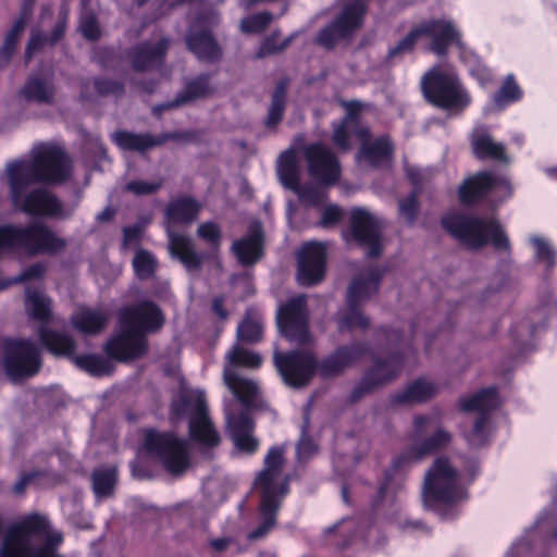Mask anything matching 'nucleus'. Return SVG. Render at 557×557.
I'll use <instances>...</instances> for the list:
<instances>
[{
  "label": "nucleus",
  "mask_w": 557,
  "mask_h": 557,
  "mask_svg": "<svg viewBox=\"0 0 557 557\" xmlns=\"http://www.w3.org/2000/svg\"><path fill=\"white\" fill-rule=\"evenodd\" d=\"M72 170V161L60 146L51 143L35 145L28 158L7 164L5 174L13 205L33 215L60 220L71 218L78 200L63 203L44 188L34 189L29 194L26 191L34 183H64L71 177Z\"/></svg>",
  "instance_id": "f257e3e1"
},
{
  "label": "nucleus",
  "mask_w": 557,
  "mask_h": 557,
  "mask_svg": "<svg viewBox=\"0 0 557 557\" xmlns=\"http://www.w3.org/2000/svg\"><path fill=\"white\" fill-rule=\"evenodd\" d=\"M262 361V357L256 351L235 344L225 355L223 370L225 384L234 396L245 405V408L235 414L233 407L237 406V400L231 399L224 403L227 431L236 450L249 455L256 453L259 446L257 438L252 435L255 425L248 410L257 397L259 387L252 380L242 376L237 369L239 367L257 369Z\"/></svg>",
  "instance_id": "f03ea898"
},
{
  "label": "nucleus",
  "mask_w": 557,
  "mask_h": 557,
  "mask_svg": "<svg viewBox=\"0 0 557 557\" xmlns=\"http://www.w3.org/2000/svg\"><path fill=\"white\" fill-rule=\"evenodd\" d=\"M409 437L412 444L393 459L385 473V481L379 490L380 498L401 490L404 472L408 468L447 448L453 441V434L444 426L442 413L437 410L414 416Z\"/></svg>",
  "instance_id": "7ed1b4c3"
},
{
  "label": "nucleus",
  "mask_w": 557,
  "mask_h": 557,
  "mask_svg": "<svg viewBox=\"0 0 557 557\" xmlns=\"http://www.w3.org/2000/svg\"><path fill=\"white\" fill-rule=\"evenodd\" d=\"M163 324V315L157 305L143 301L120 312V331L107 343L109 357L126 361L143 356L147 350L145 333L156 332Z\"/></svg>",
  "instance_id": "20e7f679"
},
{
  "label": "nucleus",
  "mask_w": 557,
  "mask_h": 557,
  "mask_svg": "<svg viewBox=\"0 0 557 557\" xmlns=\"http://www.w3.org/2000/svg\"><path fill=\"white\" fill-rule=\"evenodd\" d=\"M284 448L273 446L264 458V468L255 480L260 494L259 524L248 533L249 541L265 537L276 524V516L284 497L288 494V476L283 473Z\"/></svg>",
  "instance_id": "39448f33"
},
{
  "label": "nucleus",
  "mask_w": 557,
  "mask_h": 557,
  "mask_svg": "<svg viewBox=\"0 0 557 557\" xmlns=\"http://www.w3.org/2000/svg\"><path fill=\"white\" fill-rule=\"evenodd\" d=\"M468 499L462 475L445 457L436 458L424 474L422 504L442 519L457 516V507Z\"/></svg>",
  "instance_id": "423d86ee"
},
{
  "label": "nucleus",
  "mask_w": 557,
  "mask_h": 557,
  "mask_svg": "<svg viewBox=\"0 0 557 557\" xmlns=\"http://www.w3.org/2000/svg\"><path fill=\"white\" fill-rule=\"evenodd\" d=\"M65 247L66 240L41 222L27 225L0 224V257L16 253L26 256L55 253Z\"/></svg>",
  "instance_id": "0eeeda50"
},
{
  "label": "nucleus",
  "mask_w": 557,
  "mask_h": 557,
  "mask_svg": "<svg viewBox=\"0 0 557 557\" xmlns=\"http://www.w3.org/2000/svg\"><path fill=\"white\" fill-rule=\"evenodd\" d=\"M347 115L334 126L333 141L342 150L350 149L349 137L355 136L361 144L359 159L372 166L388 164L393 154V145L388 136H380L374 140L370 139L369 129L361 126L358 121V111L361 103L351 101L345 103Z\"/></svg>",
  "instance_id": "6e6552de"
},
{
  "label": "nucleus",
  "mask_w": 557,
  "mask_h": 557,
  "mask_svg": "<svg viewBox=\"0 0 557 557\" xmlns=\"http://www.w3.org/2000/svg\"><path fill=\"white\" fill-rule=\"evenodd\" d=\"M445 230L470 249H479L491 244L496 250H508L509 239L499 222L490 218H480L453 212L442 220Z\"/></svg>",
  "instance_id": "1a4fd4ad"
},
{
  "label": "nucleus",
  "mask_w": 557,
  "mask_h": 557,
  "mask_svg": "<svg viewBox=\"0 0 557 557\" xmlns=\"http://www.w3.org/2000/svg\"><path fill=\"white\" fill-rule=\"evenodd\" d=\"M422 37L431 39L430 50L438 57L446 55L450 45L459 49L467 47L461 39V32L456 23L446 16L423 20L416 25L403 39L388 50V59L393 60L410 53Z\"/></svg>",
  "instance_id": "9d476101"
},
{
  "label": "nucleus",
  "mask_w": 557,
  "mask_h": 557,
  "mask_svg": "<svg viewBox=\"0 0 557 557\" xmlns=\"http://www.w3.org/2000/svg\"><path fill=\"white\" fill-rule=\"evenodd\" d=\"M425 99L450 115L460 114L471 103V96L457 74L449 69L434 66L421 81Z\"/></svg>",
  "instance_id": "9b49d317"
},
{
  "label": "nucleus",
  "mask_w": 557,
  "mask_h": 557,
  "mask_svg": "<svg viewBox=\"0 0 557 557\" xmlns=\"http://www.w3.org/2000/svg\"><path fill=\"white\" fill-rule=\"evenodd\" d=\"M382 276L383 271L372 267L352 280L347 290L346 308L338 315L339 331L364 330L369 326V319L361 312L360 306L377 292Z\"/></svg>",
  "instance_id": "f8f14e48"
},
{
  "label": "nucleus",
  "mask_w": 557,
  "mask_h": 557,
  "mask_svg": "<svg viewBox=\"0 0 557 557\" xmlns=\"http://www.w3.org/2000/svg\"><path fill=\"white\" fill-rule=\"evenodd\" d=\"M25 310L27 315L40 323L38 336L41 344L53 355H71L73 338L65 333L48 327L51 318V300L38 287H27L25 292Z\"/></svg>",
  "instance_id": "ddd939ff"
},
{
  "label": "nucleus",
  "mask_w": 557,
  "mask_h": 557,
  "mask_svg": "<svg viewBox=\"0 0 557 557\" xmlns=\"http://www.w3.org/2000/svg\"><path fill=\"white\" fill-rule=\"evenodd\" d=\"M172 412L175 417L190 413L189 433L194 442L206 448L219 445L220 435L208 416L205 394L201 391L184 392L181 398L172 404Z\"/></svg>",
  "instance_id": "4468645a"
},
{
  "label": "nucleus",
  "mask_w": 557,
  "mask_h": 557,
  "mask_svg": "<svg viewBox=\"0 0 557 557\" xmlns=\"http://www.w3.org/2000/svg\"><path fill=\"white\" fill-rule=\"evenodd\" d=\"M557 321V297L549 290L540 294V305L529 311L525 317L513 323L510 336L517 348L527 351L533 347V338L548 322Z\"/></svg>",
  "instance_id": "2eb2a0df"
},
{
  "label": "nucleus",
  "mask_w": 557,
  "mask_h": 557,
  "mask_svg": "<svg viewBox=\"0 0 557 557\" xmlns=\"http://www.w3.org/2000/svg\"><path fill=\"white\" fill-rule=\"evenodd\" d=\"M3 368L10 380L16 382L38 373L41 367L40 349L29 339L4 341Z\"/></svg>",
  "instance_id": "dca6fc26"
},
{
  "label": "nucleus",
  "mask_w": 557,
  "mask_h": 557,
  "mask_svg": "<svg viewBox=\"0 0 557 557\" xmlns=\"http://www.w3.org/2000/svg\"><path fill=\"white\" fill-rule=\"evenodd\" d=\"M145 448L157 457L172 474H178L188 467L187 442L171 433L148 430L145 433Z\"/></svg>",
  "instance_id": "f3484780"
},
{
  "label": "nucleus",
  "mask_w": 557,
  "mask_h": 557,
  "mask_svg": "<svg viewBox=\"0 0 557 557\" xmlns=\"http://www.w3.org/2000/svg\"><path fill=\"white\" fill-rule=\"evenodd\" d=\"M499 405V397L495 387L483 388L476 394L463 397L459 401L463 412H476L478 417L469 432L465 434L471 446L484 445L491 433L488 412Z\"/></svg>",
  "instance_id": "a211bd4d"
},
{
  "label": "nucleus",
  "mask_w": 557,
  "mask_h": 557,
  "mask_svg": "<svg viewBox=\"0 0 557 557\" xmlns=\"http://www.w3.org/2000/svg\"><path fill=\"white\" fill-rule=\"evenodd\" d=\"M512 194L509 178L503 174L482 172L465 181L459 188V198L462 203H471L480 198H487L492 202H502Z\"/></svg>",
  "instance_id": "6ab92c4d"
},
{
  "label": "nucleus",
  "mask_w": 557,
  "mask_h": 557,
  "mask_svg": "<svg viewBox=\"0 0 557 557\" xmlns=\"http://www.w3.org/2000/svg\"><path fill=\"white\" fill-rule=\"evenodd\" d=\"M342 2L341 13L317 36V42L324 48H333L339 39L349 37L362 25L368 0H342Z\"/></svg>",
  "instance_id": "aec40b11"
},
{
  "label": "nucleus",
  "mask_w": 557,
  "mask_h": 557,
  "mask_svg": "<svg viewBox=\"0 0 557 557\" xmlns=\"http://www.w3.org/2000/svg\"><path fill=\"white\" fill-rule=\"evenodd\" d=\"M306 301L305 295L293 297L278 309L276 315L281 333L288 341L301 345L310 341Z\"/></svg>",
  "instance_id": "412c9836"
},
{
  "label": "nucleus",
  "mask_w": 557,
  "mask_h": 557,
  "mask_svg": "<svg viewBox=\"0 0 557 557\" xmlns=\"http://www.w3.org/2000/svg\"><path fill=\"white\" fill-rule=\"evenodd\" d=\"M382 221L368 210H351L349 235L358 245L367 248L368 257H377L382 251Z\"/></svg>",
  "instance_id": "4be33fe9"
},
{
  "label": "nucleus",
  "mask_w": 557,
  "mask_h": 557,
  "mask_svg": "<svg viewBox=\"0 0 557 557\" xmlns=\"http://www.w3.org/2000/svg\"><path fill=\"white\" fill-rule=\"evenodd\" d=\"M274 363L284 382L293 387L306 385L317 369L313 355L305 351L274 354Z\"/></svg>",
  "instance_id": "5701e85b"
},
{
  "label": "nucleus",
  "mask_w": 557,
  "mask_h": 557,
  "mask_svg": "<svg viewBox=\"0 0 557 557\" xmlns=\"http://www.w3.org/2000/svg\"><path fill=\"white\" fill-rule=\"evenodd\" d=\"M305 158L310 175L323 185H334L341 175V168L332 151L322 144L305 148Z\"/></svg>",
  "instance_id": "b1692460"
},
{
  "label": "nucleus",
  "mask_w": 557,
  "mask_h": 557,
  "mask_svg": "<svg viewBox=\"0 0 557 557\" xmlns=\"http://www.w3.org/2000/svg\"><path fill=\"white\" fill-rule=\"evenodd\" d=\"M297 260L298 282L305 286L314 285L325 273L326 247L318 242L307 243L300 248Z\"/></svg>",
  "instance_id": "393cba45"
},
{
  "label": "nucleus",
  "mask_w": 557,
  "mask_h": 557,
  "mask_svg": "<svg viewBox=\"0 0 557 557\" xmlns=\"http://www.w3.org/2000/svg\"><path fill=\"white\" fill-rule=\"evenodd\" d=\"M403 368V360L398 355H392L386 360H376L363 379L354 387L349 401L355 403L375 387L396 377Z\"/></svg>",
  "instance_id": "a878e982"
},
{
  "label": "nucleus",
  "mask_w": 557,
  "mask_h": 557,
  "mask_svg": "<svg viewBox=\"0 0 557 557\" xmlns=\"http://www.w3.org/2000/svg\"><path fill=\"white\" fill-rule=\"evenodd\" d=\"M368 352L364 344L354 343L338 347L332 355L326 357L319 364L322 376H333L342 373L346 368L352 366Z\"/></svg>",
  "instance_id": "bb28decb"
},
{
  "label": "nucleus",
  "mask_w": 557,
  "mask_h": 557,
  "mask_svg": "<svg viewBox=\"0 0 557 557\" xmlns=\"http://www.w3.org/2000/svg\"><path fill=\"white\" fill-rule=\"evenodd\" d=\"M55 87L51 74L36 73L28 77L20 90V97L28 102L51 104L54 100Z\"/></svg>",
  "instance_id": "cd10ccee"
},
{
  "label": "nucleus",
  "mask_w": 557,
  "mask_h": 557,
  "mask_svg": "<svg viewBox=\"0 0 557 557\" xmlns=\"http://www.w3.org/2000/svg\"><path fill=\"white\" fill-rule=\"evenodd\" d=\"M176 133L164 134L162 136H152L150 134H136L125 131L112 134V140L123 150L145 152L156 146L163 144L169 139H176Z\"/></svg>",
  "instance_id": "c85d7f7f"
},
{
  "label": "nucleus",
  "mask_w": 557,
  "mask_h": 557,
  "mask_svg": "<svg viewBox=\"0 0 557 557\" xmlns=\"http://www.w3.org/2000/svg\"><path fill=\"white\" fill-rule=\"evenodd\" d=\"M471 147L473 153L479 159H493L500 162H509L505 153V147L502 143L493 139L487 127L479 125L474 127L471 134Z\"/></svg>",
  "instance_id": "c756f323"
},
{
  "label": "nucleus",
  "mask_w": 557,
  "mask_h": 557,
  "mask_svg": "<svg viewBox=\"0 0 557 557\" xmlns=\"http://www.w3.org/2000/svg\"><path fill=\"white\" fill-rule=\"evenodd\" d=\"M232 250L242 264L248 265L258 261L262 255L261 224H251L248 234L233 243Z\"/></svg>",
  "instance_id": "7c9ffc66"
},
{
  "label": "nucleus",
  "mask_w": 557,
  "mask_h": 557,
  "mask_svg": "<svg viewBox=\"0 0 557 557\" xmlns=\"http://www.w3.org/2000/svg\"><path fill=\"white\" fill-rule=\"evenodd\" d=\"M188 49L200 61L215 62L221 58V48L208 30H197L191 26L185 37Z\"/></svg>",
  "instance_id": "2f4dec72"
},
{
  "label": "nucleus",
  "mask_w": 557,
  "mask_h": 557,
  "mask_svg": "<svg viewBox=\"0 0 557 557\" xmlns=\"http://www.w3.org/2000/svg\"><path fill=\"white\" fill-rule=\"evenodd\" d=\"M438 386L426 379H417L391 397L394 405H412L425 403L436 395Z\"/></svg>",
  "instance_id": "473e14b6"
},
{
  "label": "nucleus",
  "mask_w": 557,
  "mask_h": 557,
  "mask_svg": "<svg viewBox=\"0 0 557 557\" xmlns=\"http://www.w3.org/2000/svg\"><path fill=\"white\" fill-rule=\"evenodd\" d=\"M214 91V87L210 83L208 75H200L188 82L184 91L177 95L173 101H168L153 108V113L160 115L164 110L180 107L187 101L207 97Z\"/></svg>",
  "instance_id": "72a5a7b5"
},
{
  "label": "nucleus",
  "mask_w": 557,
  "mask_h": 557,
  "mask_svg": "<svg viewBox=\"0 0 557 557\" xmlns=\"http://www.w3.org/2000/svg\"><path fill=\"white\" fill-rule=\"evenodd\" d=\"M169 47V39L161 38L157 42H145L132 51V63L136 71H145L160 64Z\"/></svg>",
  "instance_id": "f704fd0d"
},
{
  "label": "nucleus",
  "mask_w": 557,
  "mask_h": 557,
  "mask_svg": "<svg viewBox=\"0 0 557 557\" xmlns=\"http://www.w3.org/2000/svg\"><path fill=\"white\" fill-rule=\"evenodd\" d=\"M109 319V311L102 307H82L72 315L71 321L81 333L94 335L106 327Z\"/></svg>",
  "instance_id": "c9c22d12"
},
{
  "label": "nucleus",
  "mask_w": 557,
  "mask_h": 557,
  "mask_svg": "<svg viewBox=\"0 0 557 557\" xmlns=\"http://www.w3.org/2000/svg\"><path fill=\"white\" fill-rule=\"evenodd\" d=\"M533 250L534 262L543 267L545 277H548L557 265V249L553 243L540 235H533L529 238Z\"/></svg>",
  "instance_id": "e433bc0d"
},
{
  "label": "nucleus",
  "mask_w": 557,
  "mask_h": 557,
  "mask_svg": "<svg viewBox=\"0 0 557 557\" xmlns=\"http://www.w3.org/2000/svg\"><path fill=\"white\" fill-rule=\"evenodd\" d=\"M205 549L210 557H234L242 552L237 534L232 531L210 534Z\"/></svg>",
  "instance_id": "4c0bfd02"
},
{
  "label": "nucleus",
  "mask_w": 557,
  "mask_h": 557,
  "mask_svg": "<svg viewBox=\"0 0 557 557\" xmlns=\"http://www.w3.org/2000/svg\"><path fill=\"white\" fill-rule=\"evenodd\" d=\"M170 252L177 258L189 271L196 270L200 264V258L194 250L193 242L189 237L178 234H169Z\"/></svg>",
  "instance_id": "58836bf2"
},
{
  "label": "nucleus",
  "mask_w": 557,
  "mask_h": 557,
  "mask_svg": "<svg viewBox=\"0 0 557 557\" xmlns=\"http://www.w3.org/2000/svg\"><path fill=\"white\" fill-rule=\"evenodd\" d=\"M75 342L73 341V350L71 355H62L70 358L76 367L88 372L91 375L101 376L110 374L113 370L111 360L99 355H82L75 356Z\"/></svg>",
  "instance_id": "ea45409f"
},
{
  "label": "nucleus",
  "mask_w": 557,
  "mask_h": 557,
  "mask_svg": "<svg viewBox=\"0 0 557 557\" xmlns=\"http://www.w3.org/2000/svg\"><path fill=\"white\" fill-rule=\"evenodd\" d=\"M200 205L190 197L171 201L166 208V218L173 223H189L197 218Z\"/></svg>",
  "instance_id": "a19ab883"
},
{
  "label": "nucleus",
  "mask_w": 557,
  "mask_h": 557,
  "mask_svg": "<svg viewBox=\"0 0 557 557\" xmlns=\"http://www.w3.org/2000/svg\"><path fill=\"white\" fill-rule=\"evenodd\" d=\"M277 174L285 187L292 190L298 187L299 165L294 150H286L280 156Z\"/></svg>",
  "instance_id": "79ce46f5"
},
{
  "label": "nucleus",
  "mask_w": 557,
  "mask_h": 557,
  "mask_svg": "<svg viewBox=\"0 0 557 557\" xmlns=\"http://www.w3.org/2000/svg\"><path fill=\"white\" fill-rule=\"evenodd\" d=\"M262 318L256 312L248 311L237 326V339L248 344L258 343L262 338Z\"/></svg>",
  "instance_id": "37998d69"
},
{
  "label": "nucleus",
  "mask_w": 557,
  "mask_h": 557,
  "mask_svg": "<svg viewBox=\"0 0 557 557\" xmlns=\"http://www.w3.org/2000/svg\"><path fill=\"white\" fill-rule=\"evenodd\" d=\"M29 11L27 8H24L21 12V15L13 24L12 28L9 30L4 38V42L0 49V66L7 64L12 57L15 46L17 42L18 36L25 29L27 20H28Z\"/></svg>",
  "instance_id": "c03bdc74"
},
{
  "label": "nucleus",
  "mask_w": 557,
  "mask_h": 557,
  "mask_svg": "<svg viewBox=\"0 0 557 557\" xmlns=\"http://www.w3.org/2000/svg\"><path fill=\"white\" fill-rule=\"evenodd\" d=\"M460 60L465 63L469 74L479 83L481 87H486L492 83V73L481 59L469 48L460 53Z\"/></svg>",
  "instance_id": "a18cd8bd"
},
{
  "label": "nucleus",
  "mask_w": 557,
  "mask_h": 557,
  "mask_svg": "<svg viewBox=\"0 0 557 557\" xmlns=\"http://www.w3.org/2000/svg\"><path fill=\"white\" fill-rule=\"evenodd\" d=\"M116 483L114 467H100L92 472V490L98 499L112 495Z\"/></svg>",
  "instance_id": "49530a36"
},
{
  "label": "nucleus",
  "mask_w": 557,
  "mask_h": 557,
  "mask_svg": "<svg viewBox=\"0 0 557 557\" xmlns=\"http://www.w3.org/2000/svg\"><path fill=\"white\" fill-rule=\"evenodd\" d=\"M286 101V84L280 82L272 95V101L265 121L267 126L272 127L278 124L283 117Z\"/></svg>",
  "instance_id": "de8ad7c7"
},
{
  "label": "nucleus",
  "mask_w": 557,
  "mask_h": 557,
  "mask_svg": "<svg viewBox=\"0 0 557 557\" xmlns=\"http://www.w3.org/2000/svg\"><path fill=\"white\" fill-rule=\"evenodd\" d=\"M62 510L72 525L77 529H89L90 518L83 512L82 504L76 499H64Z\"/></svg>",
  "instance_id": "09e8293b"
},
{
  "label": "nucleus",
  "mask_w": 557,
  "mask_h": 557,
  "mask_svg": "<svg viewBox=\"0 0 557 557\" xmlns=\"http://www.w3.org/2000/svg\"><path fill=\"white\" fill-rule=\"evenodd\" d=\"M522 97V91L515 81L512 74L507 75L500 89L494 95V102L498 107H505L518 101Z\"/></svg>",
  "instance_id": "8fccbe9b"
},
{
  "label": "nucleus",
  "mask_w": 557,
  "mask_h": 557,
  "mask_svg": "<svg viewBox=\"0 0 557 557\" xmlns=\"http://www.w3.org/2000/svg\"><path fill=\"white\" fill-rule=\"evenodd\" d=\"M157 267L154 257L147 250L139 249L133 259V268L136 275L141 278H149L153 275Z\"/></svg>",
  "instance_id": "3c124183"
},
{
  "label": "nucleus",
  "mask_w": 557,
  "mask_h": 557,
  "mask_svg": "<svg viewBox=\"0 0 557 557\" xmlns=\"http://www.w3.org/2000/svg\"><path fill=\"white\" fill-rule=\"evenodd\" d=\"M536 532L546 541H557L556 517L552 509L543 511L535 521Z\"/></svg>",
  "instance_id": "603ef678"
},
{
  "label": "nucleus",
  "mask_w": 557,
  "mask_h": 557,
  "mask_svg": "<svg viewBox=\"0 0 557 557\" xmlns=\"http://www.w3.org/2000/svg\"><path fill=\"white\" fill-rule=\"evenodd\" d=\"M299 199L308 206H318L325 200V190L321 186H314L311 184H299L297 188H294Z\"/></svg>",
  "instance_id": "864d4df0"
},
{
  "label": "nucleus",
  "mask_w": 557,
  "mask_h": 557,
  "mask_svg": "<svg viewBox=\"0 0 557 557\" xmlns=\"http://www.w3.org/2000/svg\"><path fill=\"white\" fill-rule=\"evenodd\" d=\"M273 15L269 12H261L258 14H253L245 17L240 23V29L244 33H261L263 32L269 24L272 22Z\"/></svg>",
  "instance_id": "5fc2aeb1"
},
{
  "label": "nucleus",
  "mask_w": 557,
  "mask_h": 557,
  "mask_svg": "<svg viewBox=\"0 0 557 557\" xmlns=\"http://www.w3.org/2000/svg\"><path fill=\"white\" fill-rule=\"evenodd\" d=\"M197 234L212 247L218 248L221 242V230L214 222H206L199 225Z\"/></svg>",
  "instance_id": "6e6d98bb"
},
{
  "label": "nucleus",
  "mask_w": 557,
  "mask_h": 557,
  "mask_svg": "<svg viewBox=\"0 0 557 557\" xmlns=\"http://www.w3.org/2000/svg\"><path fill=\"white\" fill-rule=\"evenodd\" d=\"M418 212V196L417 193H411L407 198L399 201V215L407 223L414 222Z\"/></svg>",
  "instance_id": "4d7b16f0"
},
{
  "label": "nucleus",
  "mask_w": 557,
  "mask_h": 557,
  "mask_svg": "<svg viewBox=\"0 0 557 557\" xmlns=\"http://www.w3.org/2000/svg\"><path fill=\"white\" fill-rule=\"evenodd\" d=\"M308 425V418H306L305 425L302 426L301 437L297 443V458L299 461H304L313 456L317 451L315 444L309 438L306 434V429Z\"/></svg>",
  "instance_id": "13d9d810"
},
{
  "label": "nucleus",
  "mask_w": 557,
  "mask_h": 557,
  "mask_svg": "<svg viewBox=\"0 0 557 557\" xmlns=\"http://www.w3.org/2000/svg\"><path fill=\"white\" fill-rule=\"evenodd\" d=\"M145 225L146 224L144 222H137L134 225L123 228V248H131L139 243Z\"/></svg>",
  "instance_id": "bf43d9fd"
},
{
  "label": "nucleus",
  "mask_w": 557,
  "mask_h": 557,
  "mask_svg": "<svg viewBox=\"0 0 557 557\" xmlns=\"http://www.w3.org/2000/svg\"><path fill=\"white\" fill-rule=\"evenodd\" d=\"M162 185L161 181L146 182L133 181L126 184V190L135 195H150L156 193Z\"/></svg>",
  "instance_id": "052dcab7"
},
{
  "label": "nucleus",
  "mask_w": 557,
  "mask_h": 557,
  "mask_svg": "<svg viewBox=\"0 0 557 557\" xmlns=\"http://www.w3.org/2000/svg\"><path fill=\"white\" fill-rule=\"evenodd\" d=\"M511 288V282L507 277H496L491 284L485 288L482 294L483 300H488L493 298L495 295L505 294Z\"/></svg>",
  "instance_id": "680f3d73"
},
{
  "label": "nucleus",
  "mask_w": 557,
  "mask_h": 557,
  "mask_svg": "<svg viewBox=\"0 0 557 557\" xmlns=\"http://www.w3.org/2000/svg\"><path fill=\"white\" fill-rule=\"evenodd\" d=\"M79 28L85 38L89 40H96L99 38L100 29L95 16L84 15L82 17Z\"/></svg>",
  "instance_id": "e2e57ef3"
},
{
  "label": "nucleus",
  "mask_w": 557,
  "mask_h": 557,
  "mask_svg": "<svg viewBox=\"0 0 557 557\" xmlns=\"http://www.w3.org/2000/svg\"><path fill=\"white\" fill-rule=\"evenodd\" d=\"M45 273V265L41 263H35L25 270H23L18 275L11 278L12 285L18 284L32 278H39Z\"/></svg>",
  "instance_id": "0e129e2a"
},
{
  "label": "nucleus",
  "mask_w": 557,
  "mask_h": 557,
  "mask_svg": "<svg viewBox=\"0 0 557 557\" xmlns=\"http://www.w3.org/2000/svg\"><path fill=\"white\" fill-rule=\"evenodd\" d=\"M95 88L102 96L113 95L120 96L123 92V86L109 79L95 81Z\"/></svg>",
  "instance_id": "69168bd1"
},
{
  "label": "nucleus",
  "mask_w": 557,
  "mask_h": 557,
  "mask_svg": "<svg viewBox=\"0 0 557 557\" xmlns=\"http://www.w3.org/2000/svg\"><path fill=\"white\" fill-rule=\"evenodd\" d=\"M342 209L335 205L327 206L322 213L321 225L329 227L337 223L342 216Z\"/></svg>",
  "instance_id": "338daca9"
},
{
  "label": "nucleus",
  "mask_w": 557,
  "mask_h": 557,
  "mask_svg": "<svg viewBox=\"0 0 557 557\" xmlns=\"http://www.w3.org/2000/svg\"><path fill=\"white\" fill-rule=\"evenodd\" d=\"M399 527L404 531L408 532H423L429 533V528L425 525V523L419 519H409L405 518L399 521Z\"/></svg>",
  "instance_id": "774afa93"
}]
</instances>
